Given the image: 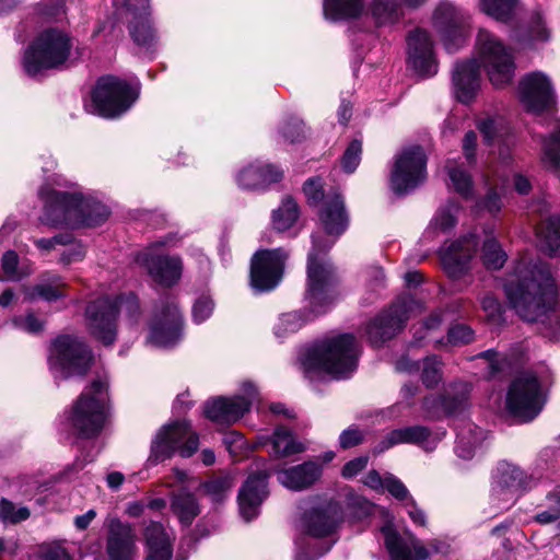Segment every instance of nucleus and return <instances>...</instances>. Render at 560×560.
Returning <instances> with one entry per match:
<instances>
[{
    "label": "nucleus",
    "mask_w": 560,
    "mask_h": 560,
    "mask_svg": "<svg viewBox=\"0 0 560 560\" xmlns=\"http://www.w3.org/2000/svg\"><path fill=\"white\" fill-rule=\"evenodd\" d=\"M319 221L329 240L312 236L313 246L308 254L307 289L305 300L311 313L316 316L327 312L336 298V277L325 254L348 226V214L341 195L334 190L327 194L318 212Z\"/></svg>",
    "instance_id": "f257e3e1"
},
{
    "label": "nucleus",
    "mask_w": 560,
    "mask_h": 560,
    "mask_svg": "<svg viewBox=\"0 0 560 560\" xmlns=\"http://www.w3.org/2000/svg\"><path fill=\"white\" fill-rule=\"evenodd\" d=\"M504 290L510 306L524 320L559 324L553 311L557 287L546 262L518 261Z\"/></svg>",
    "instance_id": "f03ea898"
},
{
    "label": "nucleus",
    "mask_w": 560,
    "mask_h": 560,
    "mask_svg": "<svg viewBox=\"0 0 560 560\" xmlns=\"http://www.w3.org/2000/svg\"><path fill=\"white\" fill-rule=\"evenodd\" d=\"M38 195L44 202L40 221L49 226H95L109 215L105 205L80 190L63 191L43 186Z\"/></svg>",
    "instance_id": "7ed1b4c3"
},
{
    "label": "nucleus",
    "mask_w": 560,
    "mask_h": 560,
    "mask_svg": "<svg viewBox=\"0 0 560 560\" xmlns=\"http://www.w3.org/2000/svg\"><path fill=\"white\" fill-rule=\"evenodd\" d=\"M360 348L353 335L343 334L305 349L300 363L306 375L327 373L335 378L348 377L358 365Z\"/></svg>",
    "instance_id": "20e7f679"
},
{
    "label": "nucleus",
    "mask_w": 560,
    "mask_h": 560,
    "mask_svg": "<svg viewBox=\"0 0 560 560\" xmlns=\"http://www.w3.org/2000/svg\"><path fill=\"white\" fill-rule=\"evenodd\" d=\"M72 49L70 36L59 28L40 32L24 51V71L37 75L43 70L58 69L68 60Z\"/></svg>",
    "instance_id": "39448f33"
},
{
    "label": "nucleus",
    "mask_w": 560,
    "mask_h": 560,
    "mask_svg": "<svg viewBox=\"0 0 560 560\" xmlns=\"http://www.w3.org/2000/svg\"><path fill=\"white\" fill-rule=\"evenodd\" d=\"M121 311L127 312L130 317L138 315L137 296L130 293L115 299L100 298L91 302L85 310L90 334L105 346L113 345L117 335V314Z\"/></svg>",
    "instance_id": "423d86ee"
},
{
    "label": "nucleus",
    "mask_w": 560,
    "mask_h": 560,
    "mask_svg": "<svg viewBox=\"0 0 560 560\" xmlns=\"http://www.w3.org/2000/svg\"><path fill=\"white\" fill-rule=\"evenodd\" d=\"M477 65L482 67L495 88L510 84L515 74L514 55L495 35L480 30L476 40Z\"/></svg>",
    "instance_id": "0eeeda50"
},
{
    "label": "nucleus",
    "mask_w": 560,
    "mask_h": 560,
    "mask_svg": "<svg viewBox=\"0 0 560 560\" xmlns=\"http://www.w3.org/2000/svg\"><path fill=\"white\" fill-rule=\"evenodd\" d=\"M199 438L188 422H170L161 428L151 444L147 465L154 466L171 458L175 452L190 457L198 448Z\"/></svg>",
    "instance_id": "6e6552de"
},
{
    "label": "nucleus",
    "mask_w": 560,
    "mask_h": 560,
    "mask_svg": "<svg viewBox=\"0 0 560 560\" xmlns=\"http://www.w3.org/2000/svg\"><path fill=\"white\" fill-rule=\"evenodd\" d=\"M422 305L411 295L399 296L387 310L373 318L365 328L370 343L380 347L396 336L410 316L419 313Z\"/></svg>",
    "instance_id": "1a4fd4ad"
},
{
    "label": "nucleus",
    "mask_w": 560,
    "mask_h": 560,
    "mask_svg": "<svg viewBox=\"0 0 560 560\" xmlns=\"http://www.w3.org/2000/svg\"><path fill=\"white\" fill-rule=\"evenodd\" d=\"M92 361L91 350L78 337L59 336L50 347V369L63 377L85 374L91 368Z\"/></svg>",
    "instance_id": "9d476101"
},
{
    "label": "nucleus",
    "mask_w": 560,
    "mask_h": 560,
    "mask_svg": "<svg viewBox=\"0 0 560 560\" xmlns=\"http://www.w3.org/2000/svg\"><path fill=\"white\" fill-rule=\"evenodd\" d=\"M545 402L544 385L532 371L516 376L506 394V407L515 417L533 419L539 415Z\"/></svg>",
    "instance_id": "9b49d317"
},
{
    "label": "nucleus",
    "mask_w": 560,
    "mask_h": 560,
    "mask_svg": "<svg viewBox=\"0 0 560 560\" xmlns=\"http://www.w3.org/2000/svg\"><path fill=\"white\" fill-rule=\"evenodd\" d=\"M98 115L114 118L127 112L138 98V89L116 77L101 78L93 92Z\"/></svg>",
    "instance_id": "f8f14e48"
},
{
    "label": "nucleus",
    "mask_w": 560,
    "mask_h": 560,
    "mask_svg": "<svg viewBox=\"0 0 560 560\" xmlns=\"http://www.w3.org/2000/svg\"><path fill=\"white\" fill-rule=\"evenodd\" d=\"M532 482V477L516 465L500 462L492 472L490 499L498 510H505Z\"/></svg>",
    "instance_id": "ddd939ff"
},
{
    "label": "nucleus",
    "mask_w": 560,
    "mask_h": 560,
    "mask_svg": "<svg viewBox=\"0 0 560 560\" xmlns=\"http://www.w3.org/2000/svg\"><path fill=\"white\" fill-rule=\"evenodd\" d=\"M427 156L423 149L412 145L396 155L390 172V187L395 194H406L425 179Z\"/></svg>",
    "instance_id": "4468645a"
},
{
    "label": "nucleus",
    "mask_w": 560,
    "mask_h": 560,
    "mask_svg": "<svg viewBox=\"0 0 560 560\" xmlns=\"http://www.w3.org/2000/svg\"><path fill=\"white\" fill-rule=\"evenodd\" d=\"M183 335V316L175 301H162L155 307L148 343L158 348L175 346Z\"/></svg>",
    "instance_id": "2eb2a0df"
},
{
    "label": "nucleus",
    "mask_w": 560,
    "mask_h": 560,
    "mask_svg": "<svg viewBox=\"0 0 560 560\" xmlns=\"http://www.w3.org/2000/svg\"><path fill=\"white\" fill-rule=\"evenodd\" d=\"M468 20V14L451 2H441L435 9L433 24L447 51L454 52L465 44Z\"/></svg>",
    "instance_id": "dca6fc26"
},
{
    "label": "nucleus",
    "mask_w": 560,
    "mask_h": 560,
    "mask_svg": "<svg viewBox=\"0 0 560 560\" xmlns=\"http://www.w3.org/2000/svg\"><path fill=\"white\" fill-rule=\"evenodd\" d=\"M381 532L392 560H427L432 555L450 552V545L441 540H432L428 547L416 539L410 542L402 540L395 530L392 518L386 521L381 527Z\"/></svg>",
    "instance_id": "f3484780"
},
{
    "label": "nucleus",
    "mask_w": 560,
    "mask_h": 560,
    "mask_svg": "<svg viewBox=\"0 0 560 560\" xmlns=\"http://www.w3.org/2000/svg\"><path fill=\"white\" fill-rule=\"evenodd\" d=\"M287 257L281 248L258 250L252 258V287L258 291L275 289L282 278Z\"/></svg>",
    "instance_id": "a211bd4d"
},
{
    "label": "nucleus",
    "mask_w": 560,
    "mask_h": 560,
    "mask_svg": "<svg viewBox=\"0 0 560 560\" xmlns=\"http://www.w3.org/2000/svg\"><path fill=\"white\" fill-rule=\"evenodd\" d=\"M518 95L524 107L534 114L552 109L556 93L547 74L535 71L523 77L518 83Z\"/></svg>",
    "instance_id": "6ab92c4d"
},
{
    "label": "nucleus",
    "mask_w": 560,
    "mask_h": 560,
    "mask_svg": "<svg viewBox=\"0 0 560 560\" xmlns=\"http://www.w3.org/2000/svg\"><path fill=\"white\" fill-rule=\"evenodd\" d=\"M243 395L233 397L217 396L203 404V416L207 420H238L243 418L252 407V400L256 396L255 386L246 382L243 384Z\"/></svg>",
    "instance_id": "aec40b11"
},
{
    "label": "nucleus",
    "mask_w": 560,
    "mask_h": 560,
    "mask_svg": "<svg viewBox=\"0 0 560 560\" xmlns=\"http://www.w3.org/2000/svg\"><path fill=\"white\" fill-rule=\"evenodd\" d=\"M108 387L107 377H97L91 384L90 390L80 395L72 406V416L70 420H105L112 417L109 406L106 400V389Z\"/></svg>",
    "instance_id": "412c9836"
},
{
    "label": "nucleus",
    "mask_w": 560,
    "mask_h": 560,
    "mask_svg": "<svg viewBox=\"0 0 560 560\" xmlns=\"http://www.w3.org/2000/svg\"><path fill=\"white\" fill-rule=\"evenodd\" d=\"M478 241L475 235H468L452 242L440 252L441 264L446 275L459 279L470 269V261L476 253Z\"/></svg>",
    "instance_id": "4be33fe9"
},
{
    "label": "nucleus",
    "mask_w": 560,
    "mask_h": 560,
    "mask_svg": "<svg viewBox=\"0 0 560 560\" xmlns=\"http://www.w3.org/2000/svg\"><path fill=\"white\" fill-rule=\"evenodd\" d=\"M445 435V430L440 428L432 430L423 424H415L392 431L384 441L375 446V453H382L400 443L418 444L427 451L435 447Z\"/></svg>",
    "instance_id": "5701e85b"
},
{
    "label": "nucleus",
    "mask_w": 560,
    "mask_h": 560,
    "mask_svg": "<svg viewBox=\"0 0 560 560\" xmlns=\"http://www.w3.org/2000/svg\"><path fill=\"white\" fill-rule=\"evenodd\" d=\"M408 62L423 77H431L438 72L433 44L427 31L418 28L407 37Z\"/></svg>",
    "instance_id": "b1692460"
},
{
    "label": "nucleus",
    "mask_w": 560,
    "mask_h": 560,
    "mask_svg": "<svg viewBox=\"0 0 560 560\" xmlns=\"http://www.w3.org/2000/svg\"><path fill=\"white\" fill-rule=\"evenodd\" d=\"M106 553L108 560H133L138 549L132 527L118 518L107 524Z\"/></svg>",
    "instance_id": "393cba45"
},
{
    "label": "nucleus",
    "mask_w": 560,
    "mask_h": 560,
    "mask_svg": "<svg viewBox=\"0 0 560 560\" xmlns=\"http://www.w3.org/2000/svg\"><path fill=\"white\" fill-rule=\"evenodd\" d=\"M137 261L154 282L164 287L175 284L182 276V260L175 256L153 255L144 250L137 256Z\"/></svg>",
    "instance_id": "a878e982"
},
{
    "label": "nucleus",
    "mask_w": 560,
    "mask_h": 560,
    "mask_svg": "<svg viewBox=\"0 0 560 560\" xmlns=\"http://www.w3.org/2000/svg\"><path fill=\"white\" fill-rule=\"evenodd\" d=\"M270 472L267 469H259L249 475L238 492V505L242 517L249 522L259 513V506L266 499L267 478Z\"/></svg>",
    "instance_id": "bb28decb"
},
{
    "label": "nucleus",
    "mask_w": 560,
    "mask_h": 560,
    "mask_svg": "<svg viewBox=\"0 0 560 560\" xmlns=\"http://www.w3.org/2000/svg\"><path fill=\"white\" fill-rule=\"evenodd\" d=\"M453 93L463 104H470L481 89V77L477 61H457L452 73Z\"/></svg>",
    "instance_id": "cd10ccee"
},
{
    "label": "nucleus",
    "mask_w": 560,
    "mask_h": 560,
    "mask_svg": "<svg viewBox=\"0 0 560 560\" xmlns=\"http://www.w3.org/2000/svg\"><path fill=\"white\" fill-rule=\"evenodd\" d=\"M145 560H171L174 532L159 522H151L143 530Z\"/></svg>",
    "instance_id": "c85d7f7f"
},
{
    "label": "nucleus",
    "mask_w": 560,
    "mask_h": 560,
    "mask_svg": "<svg viewBox=\"0 0 560 560\" xmlns=\"http://www.w3.org/2000/svg\"><path fill=\"white\" fill-rule=\"evenodd\" d=\"M455 453L465 460L471 459L477 448L489 438V430L477 422H457Z\"/></svg>",
    "instance_id": "c756f323"
},
{
    "label": "nucleus",
    "mask_w": 560,
    "mask_h": 560,
    "mask_svg": "<svg viewBox=\"0 0 560 560\" xmlns=\"http://www.w3.org/2000/svg\"><path fill=\"white\" fill-rule=\"evenodd\" d=\"M121 3L131 13L130 34L139 46H150L154 39V32L149 22V0H121Z\"/></svg>",
    "instance_id": "7c9ffc66"
},
{
    "label": "nucleus",
    "mask_w": 560,
    "mask_h": 560,
    "mask_svg": "<svg viewBox=\"0 0 560 560\" xmlns=\"http://www.w3.org/2000/svg\"><path fill=\"white\" fill-rule=\"evenodd\" d=\"M282 172L270 164L252 163L240 171L236 180L243 189H265L281 179Z\"/></svg>",
    "instance_id": "2f4dec72"
},
{
    "label": "nucleus",
    "mask_w": 560,
    "mask_h": 560,
    "mask_svg": "<svg viewBox=\"0 0 560 560\" xmlns=\"http://www.w3.org/2000/svg\"><path fill=\"white\" fill-rule=\"evenodd\" d=\"M320 475V467L314 462L278 471L279 482L291 490H302L311 486Z\"/></svg>",
    "instance_id": "473e14b6"
},
{
    "label": "nucleus",
    "mask_w": 560,
    "mask_h": 560,
    "mask_svg": "<svg viewBox=\"0 0 560 560\" xmlns=\"http://www.w3.org/2000/svg\"><path fill=\"white\" fill-rule=\"evenodd\" d=\"M538 245L550 256H560V217H550L536 230Z\"/></svg>",
    "instance_id": "72a5a7b5"
},
{
    "label": "nucleus",
    "mask_w": 560,
    "mask_h": 560,
    "mask_svg": "<svg viewBox=\"0 0 560 560\" xmlns=\"http://www.w3.org/2000/svg\"><path fill=\"white\" fill-rule=\"evenodd\" d=\"M66 283L57 275H47V278L38 283L28 288L26 295L30 300L42 299L47 302H52L65 298Z\"/></svg>",
    "instance_id": "f704fd0d"
},
{
    "label": "nucleus",
    "mask_w": 560,
    "mask_h": 560,
    "mask_svg": "<svg viewBox=\"0 0 560 560\" xmlns=\"http://www.w3.org/2000/svg\"><path fill=\"white\" fill-rule=\"evenodd\" d=\"M366 0H324L323 11L327 20L339 21L358 16Z\"/></svg>",
    "instance_id": "c9c22d12"
},
{
    "label": "nucleus",
    "mask_w": 560,
    "mask_h": 560,
    "mask_svg": "<svg viewBox=\"0 0 560 560\" xmlns=\"http://www.w3.org/2000/svg\"><path fill=\"white\" fill-rule=\"evenodd\" d=\"M337 525L336 511L329 508L325 511H314L305 518L306 532L316 537L329 535Z\"/></svg>",
    "instance_id": "e433bc0d"
},
{
    "label": "nucleus",
    "mask_w": 560,
    "mask_h": 560,
    "mask_svg": "<svg viewBox=\"0 0 560 560\" xmlns=\"http://www.w3.org/2000/svg\"><path fill=\"white\" fill-rule=\"evenodd\" d=\"M370 11L377 26L395 24L402 15L401 7L395 0H372Z\"/></svg>",
    "instance_id": "4c0bfd02"
},
{
    "label": "nucleus",
    "mask_w": 560,
    "mask_h": 560,
    "mask_svg": "<svg viewBox=\"0 0 560 560\" xmlns=\"http://www.w3.org/2000/svg\"><path fill=\"white\" fill-rule=\"evenodd\" d=\"M298 218V203L292 197L288 196L283 198L280 206L272 211V226L279 232L287 231L296 222Z\"/></svg>",
    "instance_id": "58836bf2"
},
{
    "label": "nucleus",
    "mask_w": 560,
    "mask_h": 560,
    "mask_svg": "<svg viewBox=\"0 0 560 560\" xmlns=\"http://www.w3.org/2000/svg\"><path fill=\"white\" fill-rule=\"evenodd\" d=\"M458 388L455 389V393L458 394L455 397H444L443 399L435 400L433 399V405L430 406L431 399L427 398L424 400V406L428 409H442L443 416L450 417L455 412L462 410L466 406V401L469 395V387L466 384H458Z\"/></svg>",
    "instance_id": "ea45409f"
},
{
    "label": "nucleus",
    "mask_w": 560,
    "mask_h": 560,
    "mask_svg": "<svg viewBox=\"0 0 560 560\" xmlns=\"http://www.w3.org/2000/svg\"><path fill=\"white\" fill-rule=\"evenodd\" d=\"M234 483V476L231 472L223 471L213 476L200 487L202 492L208 495L212 502L217 503L224 500Z\"/></svg>",
    "instance_id": "a19ab883"
},
{
    "label": "nucleus",
    "mask_w": 560,
    "mask_h": 560,
    "mask_svg": "<svg viewBox=\"0 0 560 560\" xmlns=\"http://www.w3.org/2000/svg\"><path fill=\"white\" fill-rule=\"evenodd\" d=\"M272 447L275 453L281 457L299 454L306 450L305 444L298 441L293 434L283 427H279L275 431Z\"/></svg>",
    "instance_id": "79ce46f5"
},
{
    "label": "nucleus",
    "mask_w": 560,
    "mask_h": 560,
    "mask_svg": "<svg viewBox=\"0 0 560 560\" xmlns=\"http://www.w3.org/2000/svg\"><path fill=\"white\" fill-rule=\"evenodd\" d=\"M172 510L178 516L180 523L190 525L192 520L200 513L196 498L188 492H179L172 500Z\"/></svg>",
    "instance_id": "37998d69"
},
{
    "label": "nucleus",
    "mask_w": 560,
    "mask_h": 560,
    "mask_svg": "<svg viewBox=\"0 0 560 560\" xmlns=\"http://www.w3.org/2000/svg\"><path fill=\"white\" fill-rule=\"evenodd\" d=\"M0 280L2 281H19L28 276L32 269L28 264L21 262L19 256L13 250H8L3 254L1 260Z\"/></svg>",
    "instance_id": "c03bdc74"
},
{
    "label": "nucleus",
    "mask_w": 560,
    "mask_h": 560,
    "mask_svg": "<svg viewBox=\"0 0 560 560\" xmlns=\"http://www.w3.org/2000/svg\"><path fill=\"white\" fill-rule=\"evenodd\" d=\"M446 168L454 189L464 198H470L472 196V182L470 174L464 165L450 161Z\"/></svg>",
    "instance_id": "a18cd8bd"
},
{
    "label": "nucleus",
    "mask_w": 560,
    "mask_h": 560,
    "mask_svg": "<svg viewBox=\"0 0 560 560\" xmlns=\"http://www.w3.org/2000/svg\"><path fill=\"white\" fill-rule=\"evenodd\" d=\"M544 166L550 171H558L560 167V126L548 137H542Z\"/></svg>",
    "instance_id": "49530a36"
},
{
    "label": "nucleus",
    "mask_w": 560,
    "mask_h": 560,
    "mask_svg": "<svg viewBox=\"0 0 560 560\" xmlns=\"http://www.w3.org/2000/svg\"><path fill=\"white\" fill-rule=\"evenodd\" d=\"M481 260L487 269H500L506 260V254L493 236H487L481 248Z\"/></svg>",
    "instance_id": "de8ad7c7"
},
{
    "label": "nucleus",
    "mask_w": 560,
    "mask_h": 560,
    "mask_svg": "<svg viewBox=\"0 0 560 560\" xmlns=\"http://www.w3.org/2000/svg\"><path fill=\"white\" fill-rule=\"evenodd\" d=\"M458 206L454 201H448L442 206L432 219L429 229L445 233L456 225V213Z\"/></svg>",
    "instance_id": "09e8293b"
},
{
    "label": "nucleus",
    "mask_w": 560,
    "mask_h": 560,
    "mask_svg": "<svg viewBox=\"0 0 560 560\" xmlns=\"http://www.w3.org/2000/svg\"><path fill=\"white\" fill-rule=\"evenodd\" d=\"M518 0H480V10L487 15L506 22L512 18Z\"/></svg>",
    "instance_id": "8fccbe9b"
},
{
    "label": "nucleus",
    "mask_w": 560,
    "mask_h": 560,
    "mask_svg": "<svg viewBox=\"0 0 560 560\" xmlns=\"http://www.w3.org/2000/svg\"><path fill=\"white\" fill-rule=\"evenodd\" d=\"M308 317L301 312H290L282 314L276 323L273 330L278 338H284L290 334L296 332L306 322Z\"/></svg>",
    "instance_id": "3c124183"
},
{
    "label": "nucleus",
    "mask_w": 560,
    "mask_h": 560,
    "mask_svg": "<svg viewBox=\"0 0 560 560\" xmlns=\"http://www.w3.org/2000/svg\"><path fill=\"white\" fill-rule=\"evenodd\" d=\"M477 127L487 142H492L500 138L506 130L504 118L498 115L479 119Z\"/></svg>",
    "instance_id": "603ef678"
},
{
    "label": "nucleus",
    "mask_w": 560,
    "mask_h": 560,
    "mask_svg": "<svg viewBox=\"0 0 560 560\" xmlns=\"http://www.w3.org/2000/svg\"><path fill=\"white\" fill-rule=\"evenodd\" d=\"M31 512L26 506H20L13 502L1 499L0 500V520L4 524H16L30 517Z\"/></svg>",
    "instance_id": "864d4df0"
},
{
    "label": "nucleus",
    "mask_w": 560,
    "mask_h": 560,
    "mask_svg": "<svg viewBox=\"0 0 560 560\" xmlns=\"http://www.w3.org/2000/svg\"><path fill=\"white\" fill-rule=\"evenodd\" d=\"M478 357L487 360L490 376L505 373L512 368V361L505 354L498 353L494 350L483 351Z\"/></svg>",
    "instance_id": "5fc2aeb1"
},
{
    "label": "nucleus",
    "mask_w": 560,
    "mask_h": 560,
    "mask_svg": "<svg viewBox=\"0 0 560 560\" xmlns=\"http://www.w3.org/2000/svg\"><path fill=\"white\" fill-rule=\"evenodd\" d=\"M550 30L546 26L541 14L539 12L533 14L528 30L530 44L537 45L546 43L550 39Z\"/></svg>",
    "instance_id": "6e6d98bb"
},
{
    "label": "nucleus",
    "mask_w": 560,
    "mask_h": 560,
    "mask_svg": "<svg viewBox=\"0 0 560 560\" xmlns=\"http://www.w3.org/2000/svg\"><path fill=\"white\" fill-rule=\"evenodd\" d=\"M422 382L425 386L432 387L441 380V362L438 357H428L422 363Z\"/></svg>",
    "instance_id": "4d7b16f0"
},
{
    "label": "nucleus",
    "mask_w": 560,
    "mask_h": 560,
    "mask_svg": "<svg viewBox=\"0 0 560 560\" xmlns=\"http://www.w3.org/2000/svg\"><path fill=\"white\" fill-rule=\"evenodd\" d=\"M11 323L16 329L28 334H37L44 329V322L33 312H27L24 315L14 316L11 319Z\"/></svg>",
    "instance_id": "13d9d810"
},
{
    "label": "nucleus",
    "mask_w": 560,
    "mask_h": 560,
    "mask_svg": "<svg viewBox=\"0 0 560 560\" xmlns=\"http://www.w3.org/2000/svg\"><path fill=\"white\" fill-rule=\"evenodd\" d=\"M443 322L442 312H434L415 329V342L420 345Z\"/></svg>",
    "instance_id": "bf43d9fd"
},
{
    "label": "nucleus",
    "mask_w": 560,
    "mask_h": 560,
    "mask_svg": "<svg viewBox=\"0 0 560 560\" xmlns=\"http://www.w3.org/2000/svg\"><path fill=\"white\" fill-rule=\"evenodd\" d=\"M280 133L285 142H299L305 138V127L302 120L291 118L281 126Z\"/></svg>",
    "instance_id": "052dcab7"
},
{
    "label": "nucleus",
    "mask_w": 560,
    "mask_h": 560,
    "mask_svg": "<svg viewBox=\"0 0 560 560\" xmlns=\"http://www.w3.org/2000/svg\"><path fill=\"white\" fill-rule=\"evenodd\" d=\"M361 152H362V143L359 140H353L349 143L348 148L346 149L342 159H341V165L342 168L347 173H352L359 165L361 160Z\"/></svg>",
    "instance_id": "680f3d73"
},
{
    "label": "nucleus",
    "mask_w": 560,
    "mask_h": 560,
    "mask_svg": "<svg viewBox=\"0 0 560 560\" xmlns=\"http://www.w3.org/2000/svg\"><path fill=\"white\" fill-rule=\"evenodd\" d=\"M214 303L211 298L202 295L192 305V319L196 324L207 320L213 313Z\"/></svg>",
    "instance_id": "e2e57ef3"
},
{
    "label": "nucleus",
    "mask_w": 560,
    "mask_h": 560,
    "mask_svg": "<svg viewBox=\"0 0 560 560\" xmlns=\"http://www.w3.org/2000/svg\"><path fill=\"white\" fill-rule=\"evenodd\" d=\"M303 191L308 200V202L313 206L319 205L320 201L324 202L327 195H325L323 189V183L319 177L310 178L304 183Z\"/></svg>",
    "instance_id": "0e129e2a"
},
{
    "label": "nucleus",
    "mask_w": 560,
    "mask_h": 560,
    "mask_svg": "<svg viewBox=\"0 0 560 560\" xmlns=\"http://www.w3.org/2000/svg\"><path fill=\"white\" fill-rule=\"evenodd\" d=\"M481 306L491 323L495 325H500L502 323V306L497 298L491 294H487L481 299Z\"/></svg>",
    "instance_id": "69168bd1"
},
{
    "label": "nucleus",
    "mask_w": 560,
    "mask_h": 560,
    "mask_svg": "<svg viewBox=\"0 0 560 560\" xmlns=\"http://www.w3.org/2000/svg\"><path fill=\"white\" fill-rule=\"evenodd\" d=\"M550 508L536 515L540 524H549L560 518V494H550L547 498Z\"/></svg>",
    "instance_id": "338daca9"
},
{
    "label": "nucleus",
    "mask_w": 560,
    "mask_h": 560,
    "mask_svg": "<svg viewBox=\"0 0 560 560\" xmlns=\"http://www.w3.org/2000/svg\"><path fill=\"white\" fill-rule=\"evenodd\" d=\"M40 560H72L67 550L59 544H46L39 548Z\"/></svg>",
    "instance_id": "774afa93"
}]
</instances>
